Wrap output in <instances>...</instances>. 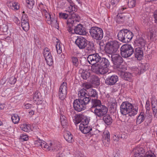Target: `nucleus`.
Segmentation results:
<instances>
[{
	"instance_id": "obj_59",
	"label": "nucleus",
	"mask_w": 157,
	"mask_h": 157,
	"mask_svg": "<svg viewBox=\"0 0 157 157\" xmlns=\"http://www.w3.org/2000/svg\"><path fill=\"white\" fill-rule=\"evenodd\" d=\"M154 16L155 22L157 23V10L155 11Z\"/></svg>"
},
{
	"instance_id": "obj_64",
	"label": "nucleus",
	"mask_w": 157,
	"mask_h": 157,
	"mask_svg": "<svg viewBox=\"0 0 157 157\" xmlns=\"http://www.w3.org/2000/svg\"><path fill=\"white\" fill-rule=\"evenodd\" d=\"M154 110L153 111V114L155 117L157 118V109H154Z\"/></svg>"
},
{
	"instance_id": "obj_57",
	"label": "nucleus",
	"mask_w": 157,
	"mask_h": 157,
	"mask_svg": "<svg viewBox=\"0 0 157 157\" xmlns=\"http://www.w3.org/2000/svg\"><path fill=\"white\" fill-rule=\"evenodd\" d=\"M13 21L17 24L18 25L20 23V21L17 17L14 16L13 18Z\"/></svg>"
},
{
	"instance_id": "obj_38",
	"label": "nucleus",
	"mask_w": 157,
	"mask_h": 157,
	"mask_svg": "<svg viewBox=\"0 0 157 157\" xmlns=\"http://www.w3.org/2000/svg\"><path fill=\"white\" fill-rule=\"evenodd\" d=\"M89 119L86 117H84L82 116V118L81 119V122L80 124H84V125H88L89 123Z\"/></svg>"
},
{
	"instance_id": "obj_58",
	"label": "nucleus",
	"mask_w": 157,
	"mask_h": 157,
	"mask_svg": "<svg viewBox=\"0 0 157 157\" xmlns=\"http://www.w3.org/2000/svg\"><path fill=\"white\" fill-rule=\"evenodd\" d=\"M92 85L90 83H86L84 85V88L86 89H91Z\"/></svg>"
},
{
	"instance_id": "obj_28",
	"label": "nucleus",
	"mask_w": 157,
	"mask_h": 157,
	"mask_svg": "<svg viewBox=\"0 0 157 157\" xmlns=\"http://www.w3.org/2000/svg\"><path fill=\"white\" fill-rule=\"evenodd\" d=\"M90 76V73L89 71L82 70L81 76L83 79L87 80Z\"/></svg>"
},
{
	"instance_id": "obj_32",
	"label": "nucleus",
	"mask_w": 157,
	"mask_h": 157,
	"mask_svg": "<svg viewBox=\"0 0 157 157\" xmlns=\"http://www.w3.org/2000/svg\"><path fill=\"white\" fill-rule=\"evenodd\" d=\"M86 92H88L85 89H81L78 93V95L80 98H84L85 97H88L86 96H88V94H86Z\"/></svg>"
},
{
	"instance_id": "obj_12",
	"label": "nucleus",
	"mask_w": 157,
	"mask_h": 157,
	"mask_svg": "<svg viewBox=\"0 0 157 157\" xmlns=\"http://www.w3.org/2000/svg\"><path fill=\"white\" fill-rule=\"evenodd\" d=\"M108 56L111 58V61L114 65L119 66L120 68H122L123 66L121 65L123 63V59L120 55L114 53L110 54Z\"/></svg>"
},
{
	"instance_id": "obj_22",
	"label": "nucleus",
	"mask_w": 157,
	"mask_h": 157,
	"mask_svg": "<svg viewBox=\"0 0 157 157\" xmlns=\"http://www.w3.org/2000/svg\"><path fill=\"white\" fill-rule=\"evenodd\" d=\"M85 48L86 52L89 53H91L94 52H95L94 44L92 42L88 41V42H87V45Z\"/></svg>"
},
{
	"instance_id": "obj_41",
	"label": "nucleus",
	"mask_w": 157,
	"mask_h": 157,
	"mask_svg": "<svg viewBox=\"0 0 157 157\" xmlns=\"http://www.w3.org/2000/svg\"><path fill=\"white\" fill-rule=\"evenodd\" d=\"M27 7L29 9H32L34 4V0H27Z\"/></svg>"
},
{
	"instance_id": "obj_47",
	"label": "nucleus",
	"mask_w": 157,
	"mask_h": 157,
	"mask_svg": "<svg viewBox=\"0 0 157 157\" xmlns=\"http://www.w3.org/2000/svg\"><path fill=\"white\" fill-rule=\"evenodd\" d=\"M60 18L66 19L69 17V15L63 13H60L59 14Z\"/></svg>"
},
{
	"instance_id": "obj_29",
	"label": "nucleus",
	"mask_w": 157,
	"mask_h": 157,
	"mask_svg": "<svg viewBox=\"0 0 157 157\" xmlns=\"http://www.w3.org/2000/svg\"><path fill=\"white\" fill-rule=\"evenodd\" d=\"M34 101H41L43 98L40 93L38 91H36L34 94Z\"/></svg>"
},
{
	"instance_id": "obj_24",
	"label": "nucleus",
	"mask_w": 157,
	"mask_h": 157,
	"mask_svg": "<svg viewBox=\"0 0 157 157\" xmlns=\"http://www.w3.org/2000/svg\"><path fill=\"white\" fill-rule=\"evenodd\" d=\"M150 39L153 40L157 39V27H154L150 30Z\"/></svg>"
},
{
	"instance_id": "obj_46",
	"label": "nucleus",
	"mask_w": 157,
	"mask_h": 157,
	"mask_svg": "<svg viewBox=\"0 0 157 157\" xmlns=\"http://www.w3.org/2000/svg\"><path fill=\"white\" fill-rule=\"evenodd\" d=\"M46 62L47 64L49 66H52L53 63V62L52 59V56L51 57H47L45 59Z\"/></svg>"
},
{
	"instance_id": "obj_37",
	"label": "nucleus",
	"mask_w": 157,
	"mask_h": 157,
	"mask_svg": "<svg viewBox=\"0 0 157 157\" xmlns=\"http://www.w3.org/2000/svg\"><path fill=\"white\" fill-rule=\"evenodd\" d=\"M11 119L13 122L14 124H17L20 120V118L17 114H13L12 116Z\"/></svg>"
},
{
	"instance_id": "obj_10",
	"label": "nucleus",
	"mask_w": 157,
	"mask_h": 157,
	"mask_svg": "<svg viewBox=\"0 0 157 157\" xmlns=\"http://www.w3.org/2000/svg\"><path fill=\"white\" fill-rule=\"evenodd\" d=\"M121 53L124 58L130 56L134 52V49L131 45H123L121 48Z\"/></svg>"
},
{
	"instance_id": "obj_53",
	"label": "nucleus",
	"mask_w": 157,
	"mask_h": 157,
	"mask_svg": "<svg viewBox=\"0 0 157 157\" xmlns=\"http://www.w3.org/2000/svg\"><path fill=\"white\" fill-rule=\"evenodd\" d=\"M48 147H56V146H57V145H56V144L55 141H49L48 143Z\"/></svg>"
},
{
	"instance_id": "obj_9",
	"label": "nucleus",
	"mask_w": 157,
	"mask_h": 157,
	"mask_svg": "<svg viewBox=\"0 0 157 157\" xmlns=\"http://www.w3.org/2000/svg\"><path fill=\"white\" fill-rule=\"evenodd\" d=\"M133 151L135 153L134 157H156L154 153L150 150L145 154V151L144 148H134Z\"/></svg>"
},
{
	"instance_id": "obj_13",
	"label": "nucleus",
	"mask_w": 157,
	"mask_h": 157,
	"mask_svg": "<svg viewBox=\"0 0 157 157\" xmlns=\"http://www.w3.org/2000/svg\"><path fill=\"white\" fill-rule=\"evenodd\" d=\"M67 84L66 82H63L60 85L59 90L58 96L59 98L63 100L66 97L67 93Z\"/></svg>"
},
{
	"instance_id": "obj_8",
	"label": "nucleus",
	"mask_w": 157,
	"mask_h": 157,
	"mask_svg": "<svg viewBox=\"0 0 157 157\" xmlns=\"http://www.w3.org/2000/svg\"><path fill=\"white\" fill-rule=\"evenodd\" d=\"M89 32L92 37L97 40H101L104 36L103 30L101 28L96 26L91 28Z\"/></svg>"
},
{
	"instance_id": "obj_60",
	"label": "nucleus",
	"mask_w": 157,
	"mask_h": 157,
	"mask_svg": "<svg viewBox=\"0 0 157 157\" xmlns=\"http://www.w3.org/2000/svg\"><path fill=\"white\" fill-rule=\"evenodd\" d=\"M24 20L25 21H26V20H27V21H29V20L27 15L25 14L22 15V16L21 21H22L23 20Z\"/></svg>"
},
{
	"instance_id": "obj_21",
	"label": "nucleus",
	"mask_w": 157,
	"mask_h": 157,
	"mask_svg": "<svg viewBox=\"0 0 157 157\" xmlns=\"http://www.w3.org/2000/svg\"><path fill=\"white\" fill-rule=\"evenodd\" d=\"M79 128L81 131L84 134L90 133L91 131L92 130V127L89 125L80 124Z\"/></svg>"
},
{
	"instance_id": "obj_25",
	"label": "nucleus",
	"mask_w": 157,
	"mask_h": 157,
	"mask_svg": "<svg viewBox=\"0 0 157 157\" xmlns=\"http://www.w3.org/2000/svg\"><path fill=\"white\" fill-rule=\"evenodd\" d=\"M34 143L35 145V146L36 147H46L48 146V143H46L45 141L40 139L35 140Z\"/></svg>"
},
{
	"instance_id": "obj_39",
	"label": "nucleus",
	"mask_w": 157,
	"mask_h": 157,
	"mask_svg": "<svg viewBox=\"0 0 157 157\" xmlns=\"http://www.w3.org/2000/svg\"><path fill=\"white\" fill-rule=\"evenodd\" d=\"M60 119L61 124L63 127H64L67 124V121L66 120V117L64 116L61 115L60 117Z\"/></svg>"
},
{
	"instance_id": "obj_4",
	"label": "nucleus",
	"mask_w": 157,
	"mask_h": 157,
	"mask_svg": "<svg viewBox=\"0 0 157 157\" xmlns=\"http://www.w3.org/2000/svg\"><path fill=\"white\" fill-rule=\"evenodd\" d=\"M76 11H73L71 13L70 12H68L69 14V16L66 22L67 30L70 33H72L73 31V26H75L77 24V22L79 21L80 17L78 14L75 13Z\"/></svg>"
},
{
	"instance_id": "obj_26",
	"label": "nucleus",
	"mask_w": 157,
	"mask_h": 157,
	"mask_svg": "<svg viewBox=\"0 0 157 157\" xmlns=\"http://www.w3.org/2000/svg\"><path fill=\"white\" fill-rule=\"evenodd\" d=\"M90 81L92 83L96 86H98L100 84L99 78L96 75H92L91 76Z\"/></svg>"
},
{
	"instance_id": "obj_17",
	"label": "nucleus",
	"mask_w": 157,
	"mask_h": 157,
	"mask_svg": "<svg viewBox=\"0 0 157 157\" xmlns=\"http://www.w3.org/2000/svg\"><path fill=\"white\" fill-rule=\"evenodd\" d=\"M75 29H73V31L72 33H75L77 34H79V35H84L86 34V31H85V28L83 27L82 25L79 24L75 25Z\"/></svg>"
},
{
	"instance_id": "obj_49",
	"label": "nucleus",
	"mask_w": 157,
	"mask_h": 157,
	"mask_svg": "<svg viewBox=\"0 0 157 157\" xmlns=\"http://www.w3.org/2000/svg\"><path fill=\"white\" fill-rule=\"evenodd\" d=\"M135 69V70L133 73L136 75H140L144 72V70H143L142 71V69L140 68H137Z\"/></svg>"
},
{
	"instance_id": "obj_44",
	"label": "nucleus",
	"mask_w": 157,
	"mask_h": 157,
	"mask_svg": "<svg viewBox=\"0 0 157 157\" xmlns=\"http://www.w3.org/2000/svg\"><path fill=\"white\" fill-rule=\"evenodd\" d=\"M71 59L73 65L76 67L78 66L79 63L77 58L75 57H72L71 58Z\"/></svg>"
},
{
	"instance_id": "obj_63",
	"label": "nucleus",
	"mask_w": 157,
	"mask_h": 157,
	"mask_svg": "<svg viewBox=\"0 0 157 157\" xmlns=\"http://www.w3.org/2000/svg\"><path fill=\"white\" fill-rule=\"evenodd\" d=\"M32 107V105L29 104H27L25 105V108L27 109L31 108Z\"/></svg>"
},
{
	"instance_id": "obj_45",
	"label": "nucleus",
	"mask_w": 157,
	"mask_h": 157,
	"mask_svg": "<svg viewBox=\"0 0 157 157\" xmlns=\"http://www.w3.org/2000/svg\"><path fill=\"white\" fill-rule=\"evenodd\" d=\"M82 118V116H75V118L74 119H73V121L75 124L76 125L78 124V123L81 122V119Z\"/></svg>"
},
{
	"instance_id": "obj_7",
	"label": "nucleus",
	"mask_w": 157,
	"mask_h": 157,
	"mask_svg": "<svg viewBox=\"0 0 157 157\" xmlns=\"http://www.w3.org/2000/svg\"><path fill=\"white\" fill-rule=\"evenodd\" d=\"M117 36L120 41L124 43H128L132 39L133 34L128 30L122 29L119 32Z\"/></svg>"
},
{
	"instance_id": "obj_27",
	"label": "nucleus",
	"mask_w": 157,
	"mask_h": 157,
	"mask_svg": "<svg viewBox=\"0 0 157 157\" xmlns=\"http://www.w3.org/2000/svg\"><path fill=\"white\" fill-rule=\"evenodd\" d=\"M88 97L95 98L97 99L98 98V95L97 92L95 90L93 89H89L88 92Z\"/></svg>"
},
{
	"instance_id": "obj_14",
	"label": "nucleus",
	"mask_w": 157,
	"mask_h": 157,
	"mask_svg": "<svg viewBox=\"0 0 157 157\" xmlns=\"http://www.w3.org/2000/svg\"><path fill=\"white\" fill-rule=\"evenodd\" d=\"M129 15L128 13H118L116 17V21L118 24L123 23L125 20L129 18Z\"/></svg>"
},
{
	"instance_id": "obj_55",
	"label": "nucleus",
	"mask_w": 157,
	"mask_h": 157,
	"mask_svg": "<svg viewBox=\"0 0 157 157\" xmlns=\"http://www.w3.org/2000/svg\"><path fill=\"white\" fill-rule=\"evenodd\" d=\"M104 146L108 147L109 146V141L105 140H102Z\"/></svg>"
},
{
	"instance_id": "obj_16",
	"label": "nucleus",
	"mask_w": 157,
	"mask_h": 157,
	"mask_svg": "<svg viewBox=\"0 0 157 157\" xmlns=\"http://www.w3.org/2000/svg\"><path fill=\"white\" fill-rule=\"evenodd\" d=\"M118 80V76L115 75H113L107 78L105 80V82L106 85L112 86L115 85Z\"/></svg>"
},
{
	"instance_id": "obj_43",
	"label": "nucleus",
	"mask_w": 157,
	"mask_h": 157,
	"mask_svg": "<svg viewBox=\"0 0 157 157\" xmlns=\"http://www.w3.org/2000/svg\"><path fill=\"white\" fill-rule=\"evenodd\" d=\"M136 0H128V5L129 8H132L135 6Z\"/></svg>"
},
{
	"instance_id": "obj_30",
	"label": "nucleus",
	"mask_w": 157,
	"mask_h": 157,
	"mask_svg": "<svg viewBox=\"0 0 157 157\" xmlns=\"http://www.w3.org/2000/svg\"><path fill=\"white\" fill-rule=\"evenodd\" d=\"M27 20H26V21H25L24 20L21 21V27L26 32L29 30V21H27Z\"/></svg>"
},
{
	"instance_id": "obj_2",
	"label": "nucleus",
	"mask_w": 157,
	"mask_h": 157,
	"mask_svg": "<svg viewBox=\"0 0 157 157\" xmlns=\"http://www.w3.org/2000/svg\"><path fill=\"white\" fill-rule=\"evenodd\" d=\"M120 112L121 114L124 115L128 114L129 116L132 117L136 115L138 111L137 106H134L128 101L123 102L120 107Z\"/></svg>"
},
{
	"instance_id": "obj_6",
	"label": "nucleus",
	"mask_w": 157,
	"mask_h": 157,
	"mask_svg": "<svg viewBox=\"0 0 157 157\" xmlns=\"http://www.w3.org/2000/svg\"><path fill=\"white\" fill-rule=\"evenodd\" d=\"M120 44L117 41L109 39L106 43L105 51L106 52L110 54L116 52L120 48Z\"/></svg>"
},
{
	"instance_id": "obj_5",
	"label": "nucleus",
	"mask_w": 157,
	"mask_h": 157,
	"mask_svg": "<svg viewBox=\"0 0 157 157\" xmlns=\"http://www.w3.org/2000/svg\"><path fill=\"white\" fill-rule=\"evenodd\" d=\"M90 100L89 97H85L83 98H78L75 100L73 102V106L74 109L78 112L85 110L86 105L88 104Z\"/></svg>"
},
{
	"instance_id": "obj_15",
	"label": "nucleus",
	"mask_w": 157,
	"mask_h": 157,
	"mask_svg": "<svg viewBox=\"0 0 157 157\" xmlns=\"http://www.w3.org/2000/svg\"><path fill=\"white\" fill-rule=\"evenodd\" d=\"M88 41L83 37H78L75 41L76 44L80 49L84 48Z\"/></svg>"
},
{
	"instance_id": "obj_18",
	"label": "nucleus",
	"mask_w": 157,
	"mask_h": 157,
	"mask_svg": "<svg viewBox=\"0 0 157 157\" xmlns=\"http://www.w3.org/2000/svg\"><path fill=\"white\" fill-rule=\"evenodd\" d=\"M121 69V70H120V71H121L120 75L121 77L125 80L130 82L131 81L133 77L132 74L129 72H125L124 71V69L123 68Z\"/></svg>"
},
{
	"instance_id": "obj_23",
	"label": "nucleus",
	"mask_w": 157,
	"mask_h": 157,
	"mask_svg": "<svg viewBox=\"0 0 157 157\" xmlns=\"http://www.w3.org/2000/svg\"><path fill=\"white\" fill-rule=\"evenodd\" d=\"M45 17L47 19V22L48 24L51 25L52 24H57V20L56 19L53 17V16L52 17L50 13H47V14H46Z\"/></svg>"
},
{
	"instance_id": "obj_1",
	"label": "nucleus",
	"mask_w": 157,
	"mask_h": 157,
	"mask_svg": "<svg viewBox=\"0 0 157 157\" xmlns=\"http://www.w3.org/2000/svg\"><path fill=\"white\" fill-rule=\"evenodd\" d=\"M87 59L89 63L92 65L93 71L97 74H104L109 71V62L105 58H101L98 53L89 55Z\"/></svg>"
},
{
	"instance_id": "obj_52",
	"label": "nucleus",
	"mask_w": 157,
	"mask_h": 157,
	"mask_svg": "<svg viewBox=\"0 0 157 157\" xmlns=\"http://www.w3.org/2000/svg\"><path fill=\"white\" fill-rule=\"evenodd\" d=\"M16 81L17 79L14 76H12L10 78L9 82L11 84H14Z\"/></svg>"
},
{
	"instance_id": "obj_20",
	"label": "nucleus",
	"mask_w": 157,
	"mask_h": 157,
	"mask_svg": "<svg viewBox=\"0 0 157 157\" xmlns=\"http://www.w3.org/2000/svg\"><path fill=\"white\" fill-rule=\"evenodd\" d=\"M136 43L139 47L143 48L146 47L147 42L143 37H139L136 38Z\"/></svg>"
},
{
	"instance_id": "obj_48",
	"label": "nucleus",
	"mask_w": 157,
	"mask_h": 157,
	"mask_svg": "<svg viewBox=\"0 0 157 157\" xmlns=\"http://www.w3.org/2000/svg\"><path fill=\"white\" fill-rule=\"evenodd\" d=\"M151 106L153 111L154 109H157V101L155 99L151 100Z\"/></svg>"
},
{
	"instance_id": "obj_33",
	"label": "nucleus",
	"mask_w": 157,
	"mask_h": 157,
	"mask_svg": "<svg viewBox=\"0 0 157 157\" xmlns=\"http://www.w3.org/2000/svg\"><path fill=\"white\" fill-rule=\"evenodd\" d=\"M64 136L66 140L68 142L71 143L74 140L71 133L69 132H68L66 133L65 134Z\"/></svg>"
},
{
	"instance_id": "obj_62",
	"label": "nucleus",
	"mask_w": 157,
	"mask_h": 157,
	"mask_svg": "<svg viewBox=\"0 0 157 157\" xmlns=\"http://www.w3.org/2000/svg\"><path fill=\"white\" fill-rule=\"evenodd\" d=\"M113 140L114 141H118L119 140V138L118 137V136H117L116 135H115L114 136H113Z\"/></svg>"
},
{
	"instance_id": "obj_42",
	"label": "nucleus",
	"mask_w": 157,
	"mask_h": 157,
	"mask_svg": "<svg viewBox=\"0 0 157 157\" xmlns=\"http://www.w3.org/2000/svg\"><path fill=\"white\" fill-rule=\"evenodd\" d=\"M141 20L144 25H147V23L148 22V19L147 15L144 14L142 16L141 18Z\"/></svg>"
},
{
	"instance_id": "obj_56",
	"label": "nucleus",
	"mask_w": 157,
	"mask_h": 157,
	"mask_svg": "<svg viewBox=\"0 0 157 157\" xmlns=\"http://www.w3.org/2000/svg\"><path fill=\"white\" fill-rule=\"evenodd\" d=\"M120 0H111V3L113 6H116L119 2Z\"/></svg>"
},
{
	"instance_id": "obj_50",
	"label": "nucleus",
	"mask_w": 157,
	"mask_h": 157,
	"mask_svg": "<svg viewBox=\"0 0 157 157\" xmlns=\"http://www.w3.org/2000/svg\"><path fill=\"white\" fill-rule=\"evenodd\" d=\"M56 48L58 54H60L62 52V51L61 46L60 44H56Z\"/></svg>"
},
{
	"instance_id": "obj_61",
	"label": "nucleus",
	"mask_w": 157,
	"mask_h": 157,
	"mask_svg": "<svg viewBox=\"0 0 157 157\" xmlns=\"http://www.w3.org/2000/svg\"><path fill=\"white\" fill-rule=\"evenodd\" d=\"M99 44L101 49H102L104 47V44L102 41H100L99 42Z\"/></svg>"
},
{
	"instance_id": "obj_51",
	"label": "nucleus",
	"mask_w": 157,
	"mask_h": 157,
	"mask_svg": "<svg viewBox=\"0 0 157 157\" xmlns=\"http://www.w3.org/2000/svg\"><path fill=\"white\" fill-rule=\"evenodd\" d=\"M145 107L146 109V113H148L149 111L150 110V102L149 100H147L146 102Z\"/></svg>"
},
{
	"instance_id": "obj_19",
	"label": "nucleus",
	"mask_w": 157,
	"mask_h": 157,
	"mask_svg": "<svg viewBox=\"0 0 157 157\" xmlns=\"http://www.w3.org/2000/svg\"><path fill=\"white\" fill-rule=\"evenodd\" d=\"M134 54L135 57L138 60H140L144 57V53L143 48L140 47L136 48L134 50Z\"/></svg>"
},
{
	"instance_id": "obj_54",
	"label": "nucleus",
	"mask_w": 157,
	"mask_h": 157,
	"mask_svg": "<svg viewBox=\"0 0 157 157\" xmlns=\"http://www.w3.org/2000/svg\"><path fill=\"white\" fill-rule=\"evenodd\" d=\"M20 138L24 141H27L28 140V137L27 135L24 134L21 135Z\"/></svg>"
},
{
	"instance_id": "obj_36",
	"label": "nucleus",
	"mask_w": 157,
	"mask_h": 157,
	"mask_svg": "<svg viewBox=\"0 0 157 157\" xmlns=\"http://www.w3.org/2000/svg\"><path fill=\"white\" fill-rule=\"evenodd\" d=\"M21 128L23 131L27 132L30 131L31 129L30 125L25 124L21 125Z\"/></svg>"
},
{
	"instance_id": "obj_40",
	"label": "nucleus",
	"mask_w": 157,
	"mask_h": 157,
	"mask_svg": "<svg viewBox=\"0 0 157 157\" xmlns=\"http://www.w3.org/2000/svg\"><path fill=\"white\" fill-rule=\"evenodd\" d=\"M110 134L109 132H105L104 133L102 140L110 141Z\"/></svg>"
},
{
	"instance_id": "obj_11",
	"label": "nucleus",
	"mask_w": 157,
	"mask_h": 157,
	"mask_svg": "<svg viewBox=\"0 0 157 157\" xmlns=\"http://www.w3.org/2000/svg\"><path fill=\"white\" fill-rule=\"evenodd\" d=\"M105 111L101 113H99L96 116L97 118H101L105 123L107 125H110L113 122V119L110 115L107 114L108 109L106 108L105 109Z\"/></svg>"
},
{
	"instance_id": "obj_34",
	"label": "nucleus",
	"mask_w": 157,
	"mask_h": 157,
	"mask_svg": "<svg viewBox=\"0 0 157 157\" xmlns=\"http://www.w3.org/2000/svg\"><path fill=\"white\" fill-rule=\"evenodd\" d=\"M10 8L14 10H18L20 8L19 4L17 2H11L10 3Z\"/></svg>"
},
{
	"instance_id": "obj_35",
	"label": "nucleus",
	"mask_w": 157,
	"mask_h": 157,
	"mask_svg": "<svg viewBox=\"0 0 157 157\" xmlns=\"http://www.w3.org/2000/svg\"><path fill=\"white\" fill-rule=\"evenodd\" d=\"M43 54L45 59L52 56L50 49L47 48H44Z\"/></svg>"
},
{
	"instance_id": "obj_3",
	"label": "nucleus",
	"mask_w": 157,
	"mask_h": 157,
	"mask_svg": "<svg viewBox=\"0 0 157 157\" xmlns=\"http://www.w3.org/2000/svg\"><path fill=\"white\" fill-rule=\"evenodd\" d=\"M91 104L90 111L94 114L95 116L99 113L102 114L103 112L105 111V109L107 108L102 105L101 101L97 98L92 99Z\"/></svg>"
},
{
	"instance_id": "obj_31",
	"label": "nucleus",
	"mask_w": 157,
	"mask_h": 157,
	"mask_svg": "<svg viewBox=\"0 0 157 157\" xmlns=\"http://www.w3.org/2000/svg\"><path fill=\"white\" fill-rule=\"evenodd\" d=\"M145 119L144 113L143 112H141L137 118L136 123L137 124H140L142 123Z\"/></svg>"
}]
</instances>
